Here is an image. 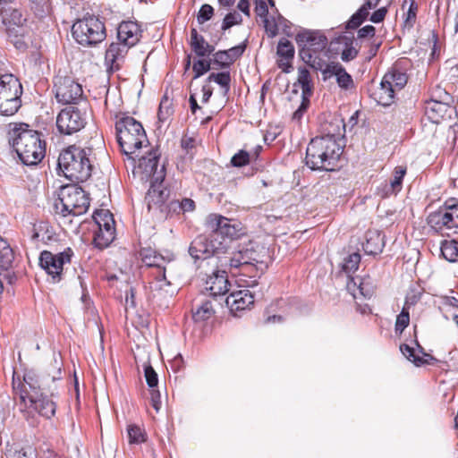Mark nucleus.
Wrapping results in <instances>:
<instances>
[{
	"mask_svg": "<svg viewBox=\"0 0 458 458\" xmlns=\"http://www.w3.org/2000/svg\"><path fill=\"white\" fill-rule=\"evenodd\" d=\"M61 364L55 358L46 373L38 375L34 370H27L23 383H20V399L25 406L36 411L39 415L51 419L56 411V381L61 379Z\"/></svg>",
	"mask_w": 458,
	"mask_h": 458,
	"instance_id": "obj_1",
	"label": "nucleus"
},
{
	"mask_svg": "<svg viewBox=\"0 0 458 458\" xmlns=\"http://www.w3.org/2000/svg\"><path fill=\"white\" fill-rule=\"evenodd\" d=\"M343 152V146L337 140L315 137L306 149V165L312 170L335 171Z\"/></svg>",
	"mask_w": 458,
	"mask_h": 458,
	"instance_id": "obj_2",
	"label": "nucleus"
},
{
	"mask_svg": "<svg viewBox=\"0 0 458 458\" xmlns=\"http://www.w3.org/2000/svg\"><path fill=\"white\" fill-rule=\"evenodd\" d=\"M13 132V147L21 161L26 165L39 163L46 153V142L42 134L30 129L27 123L15 124Z\"/></svg>",
	"mask_w": 458,
	"mask_h": 458,
	"instance_id": "obj_3",
	"label": "nucleus"
},
{
	"mask_svg": "<svg viewBox=\"0 0 458 458\" xmlns=\"http://www.w3.org/2000/svg\"><path fill=\"white\" fill-rule=\"evenodd\" d=\"M92 149L71 145L63 149L57 160V166L64 176L72 182H85L92 174L93 165L89 159Z\"/></svg>",
	"mask_w": 458,
	"mask_h": 458,
	"instance_id": "obj_4",
	"label": "nucleus"
},
{
	"mask_svg": "<svg viewBox=\"0 0 458 458\" xmlns=\"http://www.w3.org/2000/svg\"><path fill=\"white\" fill-rule=\"evenodd\" d=\"M0 29L5 31L9 41L16 49L21 52L27 50L28 43L25 38L30 34V28L20 9L11 4L0 3Z\"/></svg>",
	"mask_w": 458,
	"mask_h": 458,
	"instance_id": "obj_5",
	"label": "nucleus"
},
{
	"mask_svg": "<svg viewBox=\"0 0 458 458\" xmlns=\"http://www.w3.org/2000/svg\"><path fill=\"white\" fill-rule=\"evenodd\" d=\"M450 106L442 103L428 100L426 106V118L422 120L421 130L424 140L436 147L445 148V136L452 137L455 140V130L451 127L446 132L438 128V124L444 119Z\"/></svg>",
	"mask_w": 458,
	"mask_h": 458,
	"instance_id": "obj_6",
	"label": "nucleus"
},
{
	"mask_svg": "<svg viewBox=\"0 0 458 458\" xmlns=\"http://www.w3.org/2000/svg\"><path fill=\"white\" fill-rule=\"evenodd\" d=\"M142 262L152 268L150 276L153 278L148 283L150 294L153 299L166 298L174 294V289L172 288L170 281L165 276V259L157 254L155 250L148 248H143L140 251Z\"/></svg>",
	"mask_w": 458,
	"mask_h": 458,
	"instance_id": "obj_7",
	"label": "nucleus"
},
{
	"mask_svg": "<svg viewBox=\"0 0 458 458\" xmlns=\"http://www.w3.org/2000/svg\"><path fill=\"white\" fill-rule=\"evenodd\" d=\"M115 131L117 142L125 155L134 153L148 142L141 123L131 116L124 115L117 120Z\"/></svg>",
	"mask_w": 458,
	"mask_h": 458,
	"instance_id": "obj_8",
	"label": "nucleus"
},
{
	"mask_svg": "<svg viewBox=\"0 0 458 458\" xmlns=\"http://www.w3.org/2000/svg\"><path fill=\"white\" fill-rule=\"evenodd\" d=\"M89 207V197L81 187L64 186L55 202L56 214L62 216H77L85 214Z\"/></svg>",
	"mask_w": 458,
	"mask_h": 458,
	"instance_id": "obj_9",
	"label": "nucleus"
},
{
	"mask_svg": "<svg viewBox=\"0 0 458 458\" xmlns=\"http://www.w3.org/2000/svg\"><path fill=\"white\" fill-rule=\"evenodd\" d=\"M72 36L82 47H96L106 38L105 23L95 15L84 16L72 24Z\"/></svg>",
	"mask_w": 458,
	"mask_h": 458,
	"instance_id": "obj_10",
	"label": "nucleus"
},
{
	"mask_svg": "<svg viewBox=\"0 0 458 458\" xmlns=\"http://www.w3.org/2000/svg\"><path fill=\"white\" fill-rule=\"evenodd\" d=\"M428 226L442 235L457 233L458 229V199H447L437 210L429 213L427 217Z\"/></svg>",
	"mask_w": 458,
	"mask_h": 458,
	"instance_id": "obj_11",
	"label": "nucleus"
},
{
	"mask_svg": "<svg viewBox=\"0 0 458 458\" xmlns=\"http://www.w3.org/2000/svg\"><path fill=\"white\" fill-rule=\"evenodd\" d=\"M141 32L137 22L122 21L117 28L118 42L111 43L106 51L107 58L113 62L125 59L129 49L140 41Z\"/></svg>",
	"mask_w": 458,
	"mask_h": 458,
	"instance_id": "obj_12",
	"label": "nucleus"
},
{
	"mask_svg": "<svg viewBox=\"0 0 458 458\" xmlns=\"http://www.w3.org/2000/svg\"><path fill=\"white\" fill-rule=\"evenodd\" d=\"M226 242L225 240L216 239L210 233L199 234L191 242L189 254L195 260H204L211 257L222 258L226 254Z\"/></svg>",
	"mask_w": 458,
	"mask_h": 458,
	"instance_id": "obj_13",
	"label": "nucleus"
},
{
	"mask_svg": "<svg viewBox=\"0 0 458 458\" xmlns=\"http://www.w3.org/2000/svg\"><path fill=\"white\" fill-rule=\"evenodd\" d=\"M267 250L262 248L258 250L252 244L240 247L237 250L232 252L229 256H223L219 258L220 267H227L232 275L236 274V268H239L246 264L259 263L264 265L263 258L266 256Z\"/></svg>",
	"mask_w": 458,
	"mask_h": 458,
	"instance_id": "obj_14",
	"label": "nucleus"
},
{
	"mask_svg": "<svg viewBox=\"0 0 458 458\" xmlns=\"http://www.w3.org/2000/svg\"><path fill=\"white\" fill-rule=\"evenodd\" d=\"M206 226L216 239L225 241L226 251L229 249V243L233 239L240 236L242 230L240 222L216 213L207 216Z\"/></svg>",
	"mask_w": 458,
	"mask_h": 458,
	"instance_id": "obj_15",
	"label": "nucleus"
},
{
	"mask_svg": "<svg viewBox=\"0 0 458 458\" xmlns=\"http://www.w3.org/2000/svg\"><path fill=\"white\" fill-rule=\"evenodd\" d=\"M73 250L70 247L57 254L43 250L39 256V266L51 276L54 283H57L61 280L64 266L71 262Z\"/></svg>",
	"mask_w": 458,
	"mask_h": 458,
	"instance_id": "obj_16",
	"label": "nucleus"
},
{
	"mask_svg": "<svg viewBox=\"0 0 458 458\" xmlns=\"http://www.w3.org/2000/svg\"><path fill=\"white\" fill-rule=\"evenodd\" d=\"M84 114L73 106L62 109L56 117V128L63 135H72L80 131L86 125Z\"/></svg>",
	"mask_w": 458,
	"mask_h": 458,
	"instance_id": "obj_17",
	"label": "nucleus"
},
{
	"mask_svg": "<svg viewBox=\"0 0 458 458\" xmlns=\"http://www.w3.org/2000/svg\"><path fill=\"white\" fill-rule=\"evenodd\" d=\"M159 157L157 149H151L147 156L139 160V168L142 171L143 178L156 182H163L165 177V165L159 167Z\"/></svg>",
	"mask_w": 458,
	"mask_h": 458,
	"instance_id": "obj_18",
	"label": "nucleus"
},
{
	"mask_svg": "<svg viewBox=\"0 0 458 458\" xmlns=\"http://www.w3.org/2000/svg\"><path fill=\"white\" fill-rule=\"evenodd\" d=\"M295 40L300 49H309L315 55H320L327 45V38L324 34L310 30L300 31Z\"/></svg>",
	"mask_w": 458,
	"mask_h": 458,
	"instance_id": "obj_19",
	"label": "nucleus"
},
{
	"mask_svg": "<svg viewBox=\"0 0 458 458\" xmlns=\"http://www.w3.org/2000/svg\"><path fill=\"white\" fill-rule=\"evenodd\" d=\"M23 88H0V114H14L21 106V95Z\"/></svg>",
	"mask_w": 458,
	"mask_h": 458,
	"instance_id": "obj_20",
	"label": "nucleus"
},
{
	"mask_svg": "<svg viewBox=\"0 0 458 458\" xmlns=\"http://www.w3.org/2000/svg\"><path fill=\"white\" fill-rule=\"evenodd\" d=\"M228 273H230L228 268L221 267L219 263L217 269L213 272L206 282V290L209 292L211 296L217 297L226 294L230 285Z\"/></svg>",
	"mask_w": 458,
	"mask_h": 458,
	"instance_id": "obj_21",
	"label": "nucleus"
},
{
	"mask_svg": "<svg viewBox=\"0 0 458 458\" xmlns=\"http://www.w3.org/2000/svg\"><path fill=\"white\" fill-rule=\"evenodd\" d=\"M407 172L406 166L398 165L393 172V178L389 182H385L377 189V195L382 199L390 197L391 195H396L402 191L403 180Z\"/></svg>",
	"mask_w": 458,
	"mask_h": 458,
	"instance_id": "obj_22",
	"label": "nucleus"
},
{
	"mask_svg": "<svg viewBox=\"0 0 458 458\" xmlns=\"http://www.w3.org/2000/svg\"><path fill=\"white\" fill-rule=\"evenodd\" d=\"M267 268V264L264 260V265L261 266L259 263L246 264L239 268H236V274L233 276H242L240 281L243 282L247 287H253L258 285V278L264 273L265 269Z\"/></svg>",
	"mask_w": 458,
	"mask_h": 458,
	"instance_id": "obj_23",
	"label": "nucleus"
},
{
	"mask_svg": "<svg viewBox=\"0 0 458 458\" xmlns=\"http://www.w3.org/2000/svg\"><path fill=\"white\" fill-rule=\"evenodd\" d=\"M253 303L254 296L249 290L233 292L225 298L226 306L235 316H237V312L245 310Z\"/></svg>",
	"mask_w": 458,
	"mask_h": 458,
	"instance_id": "obj_24",
	"label": "nucleus"
},
{
	"mask_svg": "<svg viewBox=\"0 0 458 458\" xmlns=\"http://www.w3.org/2000/svg\"><path fill=\"white\" fill-rule=\"evenodd\" d=\"M322 81H327L331 78H335L338 86H350L352 84V76L345 71L344 67L339 63H329L321 72Z\"/></svg>",
	"mask_w": 458,
	"mask_h": 458,
	"instance_id": "obj_25",
	"label": "nucleus"
},
{
	"mask_svg": "<svg viewBox=\"0 0 458 458\" xmlns=\"http://www.w3.org/2000/svg\"><path fill=\"white\" fill-rule=\"evenodd\" d=\"M353 35H340L330 42L329 48L331 51H338L339 48L335 45L343 46L341 59L344 62L353 60L358 55V50L353 47Z\"/></svg>",
	"mask_w": 458,
	"mask_h": 458,
	"instance_id": "obj_26",
	"label": "nucleus"
},
{
	"mask_svg": "<svg viewBox=\"0 0 458 458\" xmlns=\"http://www.w3.org/2000/svg\"><path fill=\"white\" fill-rule=\"evenodd\" d=\"M174 92L173 89L166 88L157 110V123H169L174 114Z\"/></svg>",
	"mask_w": 458,
	"mask_h": 458,
	"instance_id": "obj_27",
	"label": "nucleus"
},
{
	"mask_svg": "<svg viewBox=\"0 0 458 458\" xmlns=\"http://www.w3.org/2000/svg\"><path fill=\"white\" fill-rule=\"evenodd\" d=\"M162 183L156 181L150 182V187L145 197L148 210L153 207L162 208L165 203L169 193L162 187Z\"/></svg>",
	"mask_w": 458,
	"mask_h": 458,
	"instance_id": "obj_28",
	"label": "nucleus"
},
{
	"mask_svg": "<svg viewBox=\"0 0 458 458\" xmlns=\"http://www.w3.org/2000/svg\"><path fill=\"white\" fill-rule=\"evenodd\" d=\"M386 236L378 231H368L365 235V242L362 244L363 250L368 255L380 254L386 245Z\"/></svg>",
	"mask_w": 458,
	"mask_h": 458,
	"instance_id": "obj_29",
	"label": "nucleus"
},
{
	"mask_svg": "<svg viewBox=\"0 0 458 458\" xmlns=\"http://www.w3.org/2000/svg\"><path fill=\"white\" fill-rule=\"evenodd\" d=\"M380 0H366L363 4L345 22V30L358 29L368 18L369 10L375 8Z\"/></svg>",
	"mask_w": 458,
	"mask_h": 458,
	"instance_id": "obj_30",
	"label": "nucleus"
},
{
	"mask_svg": "<svg viewBox=\"0 0 458 458\" xmlns=\"http://www.w3.org/2000/svg\"><path fill=\"white\" fill-rule=\"evenodd\" d=\"M277 55L284 59L278 62L279 68L286 73L290 72L293 69L291 61L294 56V47L292 42L286 38H281L277 45Z\"/></svg>",
	"mask_w": 458,
	"mask_h": 458,
	"instance_id": "obj_31",
	"label": "nucleus"
},
{
	"mask_svg": "<svg viewBox=\"0 0 458 458\" xmlns=\"http://www.w3.org/2000/svg\"><path fill=\"white\" fill-rule=\"evenodd\" d=\"M345 124L344 123V119L339 116L334 115L330 118V120L326 121L321 125V130L323 132L322 136H318L319 138H330L340 142V138L343 135L342 131H344Z\"/></svg>",
	"mask_w": 458,
	"mask_h": 458,
	"instance_id": "obj_32",
	"label": "nucleus"
},
{
	"mask_svg": "<svg viewBox=\"0 0 458 458\" xmlns=\"http://www.w3.org/2000/svg\"><path fill=\"white\" fill-rule=\"evenodd\" d=\"M408 75L399 64H394L385 74L379 86H406Z\"/></svg>",
	"mask_w": 458,
	"mask_h": 458,
	"instance_id": "obj_33",
	"label": "nucleus"
},
{
	"mask_svg": "<svg viewBox=\"0 0 458 458\" xmlns=\"http://www.w3.org/2000/svg\"><path fill=\"white\" fill-rule=\"evenodd\" d=\"M191 47L199 57L208 56L215 50L214 46L209 45L194 28L191 30Z\"/></svg>",
	"mask_w": 458,
	"mask_h": 458,
	"instance_id": "obj_34",
	"label": "nucleus"
},
{
	"mask_svg": "<svg viewBox=\"0 0 458 458\" xmlns=\"http://www.w3.org/2000/svg\"><path fill=\"white\" fill-rule=\"evenodd\" d=\"M367 93L377 105L389 106L394 100V88H367Z\"/></svg>",
	"mask_w": 458,
	"mask_h": 458,
	"instance_id": "obj_35",
	"label": "nucleus"
},
{
	"mask_svg": "<svg viewBox=\"0 0 458 458\" xmlns=\"http://www.w3.org/2000/svg\"><path fill=\"white\" fill-rule=\"evenodd\" d=\"M123 62L124 59L113 62L107 58L106 54L105 55L108 86H120L122 82L126 81V79L123 78L121 73H119Z\"/></svg>",
	"mask_w": 458,
	"mask_h": 458,
	"instance_id": "obj_36",
	"label": "nucleus"
},
{
	"mask_svg": "<svg viewBox=\"0 0 458 458\" xmlns=\"http://www.w3.org/2000/svg\"><path fill=\"white\" fill-rule=\"evenodd\" d=\"M83 97V88H56L55 98L64 105L77 104Z\"/></svg>",
	"mask_w": 458,
	"mask_h": 458,
	"instance_id": "obj_37",
	"label": "nucleus"
},
{
	"mask_svg": "<svg viewBox=\"0 0 458 458\" xmlns=\"http://www.w3.org/2000/svg\"><path fill=\"white\" fill-rule=\"evenodd\" d=\"M93 219L98 227H103L104 231H109L111 234L115 236L114 220L113 215L108 210H96Z\"/></svg>",
	"mask_w": 458,
	"mask_h": 458,
	"instance_id": "obj_38",
	"label": "nucleus"
},
{
	"mask_svg": "<svg viewBox=\"0 0 458 458\" xmlns=\"http://www.w3.org/2000/svg\"><path fill=\"white\" fill-rule=\"evenodd\" d=\"M299 55L305 64L316 71L322 72L327 64V63L319 57V55H315L306 48L299 49Z\"/></svg>",
	"mask_w": 458,
	"mask_h": 458,
	"instance_id": "obj_39",
	"label": "nucleus"
},
{
	"mask_svg": "<svg viewBox=\"0 0 458 458\" xmlns=\"http://www.w3.org/2000/svg\"><path fill=\"white\" fill-rule=\"evenodd\" d=\"M429 99L451 106L455 103L456 96L446 88H431Z\"/></svg>",
	"mask_w": 458,
	"mask_h": 458,
	"instance_id": "obj_40",
	"label": "nucleus"
},
{
	"mask_svg": "<svg viewBox=\"0 0 458 458\" xmlns=\"http://www.w3.org/2000/svg\"><path fill=\"white\" fill-rule=\"evenodd\" d=\"M114 238L115 236L108 230L104 231L103 227H98L94 230L92 244L99 250H104L113 242Z\"/></svg>",
	"mask_w": 458,
	"mask_h": 458,
	"instance_id": "obj_41",
	"label": "nucleus"
},
{
	"mask_svg": "<svg viewBox=\"0 0 458 458\" xmlns=\"http://www.w3.org/2000/svg\"><path fill=\"white\" fill-rule=\"evenodd\" d=\"M441 255L449 262H458V241L444 240L441 242Z\"/></svg>",
	"mask_w": 458,
	"mask_h": 458,
	"instance_id": "obj_42",
	"label": "nucleus"
},
{
	"mask_svg": "<svg viewBox=\"0 0 458 458\" xmlns=\"http://www.w3.org/2000/svg\"><path fill=\"white\" fill-rule=\"evenodd\" d=\"M215 313V310L209 301H202L196 308L192 309V318L195 322H204L210 318Z\"/></svg>",
	"mask_w": 458,
	"mask_h": 458,
	"instance_id": "obj_43",
	"label": "nucleus"
},
{
	"mask_svg": "<svg viewBox=\"0 0 458 458\" xmlns=\"http://www.w3.org/2000/svg\"><path fill=\"white\" fill-rule=\"evenodd\" d=\"M6 458H35L34 450L30 447H21L19 445H13L5 450Z\"/></svg>",
	"mask_w": 458,
	"mask_h": 458,
	"instance_id": "obj_44",
	"label": "nucleus"
},
{
	"mask_svg": "<svg viewBox=\"0 0 458 458\" xmlns=\"http://www.w3.org/2000/svg\"><path fill=\"white\" fill-rule=\"evenodd\" d=\"M30 8L36 17L42 19L51 13L50 0H29Z\"/></svg>",
	"mask_w": 458,
	"mask_h": 458,
	"instance_id": "obj_45",
	"label": "nucleus"
},
{
	"mask_svg": "<svg viewBox=\"0 0 458 458\" xmlns=\"http://www.w3.org/2000/svg\"><path fill=\"white\" fill-rule=\"evenodd\" d=\"M301 103L299 106L298 109L293 113V119L296 121H300L304 114V112L308 109L310 106V99L313 95L314 88H301Z\"/></svg>",
	"mask_w": 458,
	"mask_h": 458,
	"instance_id": "obj_46",
	"label": "nucleus"
},
{
	"mask_svg": "<svg viewBox=\"0 0 458 458\" xmlns=\"http://www.w3.org/2000/svg\"><path fill=\"white\" fill-rule=\"evenodd\" d=\"M13 251L6 241L0 237V267L7 268L13 261Z\"/></svg>",
	"mask_w": 458,
	"mask_h": 458,
	"instance_id": "obj_47",
	"label": "nucleus"
},
{
	"mask_svg": "<svg viewBox=\"0 0 458 458\" xmlns=\"http://www.w3.org/2000/svg\"><path fill=\"white\" fill-rule=\"evenodd\" d=\"M213 69H228L232 63V58H229L225 50H219L213 55L210 59Z\"/></svg>",
	"mask_w": 458,
	"mask_h": 458,
	"instance_id": "obj_48",
	"label": "nucleus"
},
{
	"mask_svg": "<svg viewBox=\"0 0 458 458\" xmlns=\"http://www.w3.org/2000/svg\"><path fill=\"white\" fill-rule=\"evenodd\" d=\"M360 262V255L358 252H354L347 256L343 262L342 269L346 274L355 272Z\"/></svg>",
	"mask_w": 458,
	"mask_h": 458,
	"instance_id": "obj_49",
	"label": "nucleus"
},
{
	"mask_svg": "<svg viewBox=\"0 0 458 458\" xmlns=\"http://www.w3.org/2000/svg\"><path fill=\"white\" fill-rule=\"evenodd\" d=\"M400 351L410 361L413 362L417 367L422 366L425 362H428V360H423L422 357L416 355L414 348L406 344H402L400 345Z\"/></svg>",
	"mask_w": 458,
	"mask_h": 458,
	"instance_id": "obj_50",
	"label": "nucleus"
},
{
	"mask_svg": "<svg viewBox=\"0 0 458 458\" xmlns=\"http://www.w3.org/2000/svg\"><path fill=\"white\" fill-rule=\"evenodd\" d=\"M410 323V314L408 310V307L403 306L402 311L396 318L394 330L395 333L402 334L403 330L409 326Z\"/></svg>",
	"mask_w": 458,
	"mask_h": 458,
	"instance_id": "obj_51",
	"label": "nucleus"
},
{
	"mask_svg": "<svg viewBox=\"0 0 458 458\" xmlns=\"http://www.w3.org/2000/svg\"><path fill=\"white\" fill-rule=\"evenodd\" d=\"M210 69H213L212 63L210 60L205 59H198L193 63L192 70L194 72V79H197L208 72Z\"/></svg>",
	"mask_w": 458,
	"mask_h": 458,
	"instance_id": "obj_52",
	"label": "nucleus"
},
{
	"mask_svg": "<svg viewBox=\"0 0 458 458\" xmlns=\"http://www.w3.org/2000/svg\"><path fill=\"white\" fill-rule=\"evenodd\" d=\"M208 82H215L219 86H229L231 76L229 71H222L218 72H211L208 77Z\"/></svg>",
	"mask_w": 458,
	"mask_h": 458,
	"instance_id": "obj_53",
	"label": "nucleus"
},
{
	"mask_svg": "<svg viewBox=\"0 0 458 458\" xmlns=\"http://www.w3.org/2000/svg\"><path fill=\"white\" fill-rule=\"evenodd\" d=\"M250 161V153L246 150L241 149L232 157L231 165L234 167H242L248 165Z\"/></svg>",
	"mask_w": 458,
	"mask_h": 458,
	"instance_id": "obj_54",
	"label": "nucleus"
},
{
	"mask_svg": "<svg viewBox=\"0 0 458 458\" xmlns=\"http://www.w3.org/2000/svg\"><path fill=\"white\" fill-rule=\"evenodd\" d=\"M130 444H140L145 441V434L136 425H130L127 428Z\"/></svg>",
	"mask_w": 458,
	"mask_h": 458,
	"instance_id": "obj_55",
	"label": "nucleus"
},
{
	"mask_svg": "<svg viewBox=\"0 0 458 458\" xmlns=\"http://www.w3.org/2000/svg\"><path fill=\"white\" fill-rule=\"evenodd\" d=\"M242 21V18L241 14L236 12H230L225 16L221 29L225 31L234 25L241 24Z\"/></svg>",
	"mask_w": 458,
	"mask_h": 458,
	"instance_id": "obj_56",
	"label": "nucleus"
},
{
	"mask_svg": "<svg viewBox=\"0 0 458 458\" xmlns=\"http://www.w3.org/2000/svg\"><path fill=\"white\" fill-rule=\"evenodd\" d=\"M263 23L268 38H275L278 34V23L276 17H267L263 19Z\"/></svg>",
	"mask_w": 458,
	"mask_h": 458,
	"instance_id": "obj_57",
	"label": "nucleus"
},
{
	"mask_svg": "<svg viewBox=\"0 0 458 458\" xmlns=\"http://www.w3.org/2000/svg\"><path fill=\"white\" fill-rule=\"evenodd\" d=\"M214 15V8L208 4H204L200 6V9L197 15V21L199 24H203L209 21Z\"/></svg>",
	"mask_w": 458,
	"mask_h": 458,
	"instance_id": "obj_58",
	"label": "nucleus"
},
{
	"mask_svg": "<svg viewBox=\"0 0 458 458\" xmlns=\"http://www.w3.org/2000/svg\"><path fill=\"white\" fill-rule=\"evenodd\" d=\"M144 376L148 386L151 389H154V387L157 386V374L156 373V371L149 363L144 365Z\"/></svg>",
	"mask_w": 458,
	"mask_h": 458,
	"instance_id": "obj_59",
	"label": "nucleus"
},
{
	"mask_svg": "<svg viewBox=\"0 0 458 458\" xmlns=\"http://www.w3.org/2000/svg\"><path fill=\"white\" fill-rule=\"evenodd\" d=\"M310 74L306 67H300L298 70L297 81L293 86H310Z\"/></svg>",
	"mask_w": 458,
	"mask_h": 458,
	"instance_id": "obj_60",
	"label": "nucleus"
},
{
	"mask_svg": "<svg viewBox=\"0 0 458 458\" xmlns=\"http://www.w3.org/2000/svg\"><path fill=\"white\" fill-rule=\"evenodd\" d=\"M0 86H22L19 79L12 73L0 72Z\"/></svg>",
	"mask_w": 458,
	"mask_h": 458,
	"instance_id": "obj_61",
	"label": "nucleus"
},
{
	"mask_svg": "<svg viewBox=\"0 0 458 458\" xmlns=\"http://www.w3.org/2000/svg\"><path fill=\"white\" fill-rule=\"evenodd\" d=\"M417 9L418 5L415 2V0H411L410 6L408 8L406 18H405V25H408L410 27H412L415 20H416V14H417Z\"/></svg>",
	"mask_w": 458,
	"mask_h": 458,
	"instance_id": "obj_62",
	"label": "nucleus"
},
{
	"mask_svg": "<svg viewBox=\"0 0 458 458\" xmlns=\"http://www.w3.org/2000/svg\"><path fill=\"white\" fill-rule=\"evenodd\" d=\"M245 49L246 44L243 42L225 51L228 54L229 58H232V63L233 64L235 60H237L243 55Z\"/></svg>",
	"mask_w": 458,
	"mask_h": 458,
	"instance_id": "obj_63",
	"label": "nucleus"
},
{
	"mask_svg": "<svg viewBox=\"0 0 458 458\" xmlns=\"http://www.w3.org/2000/svg\"><path fill=\"white\" fill-rule=\"evenodd\" d=\"M376 34V29L373 25H366L359 29L357 32V41L366 38H373Z\"/></svg>",
	"mask_w": 458,
	"mask_h": 458,
	"instance_id": "obj_64",
	"label": "nucleus"
}]
</instances>
